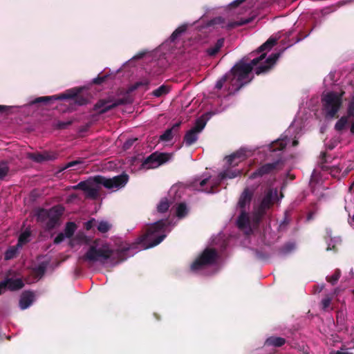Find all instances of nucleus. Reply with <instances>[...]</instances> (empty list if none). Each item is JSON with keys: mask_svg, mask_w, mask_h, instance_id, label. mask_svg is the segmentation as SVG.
Returning <instances> with one entry per match:
<instances>
[{"mask_svg": "<svg viewBox=\"0 0 354 354\" xmlns=\"http://www.w3.org/2000/svg\"><path fill=\"white\" fill-rule=\"evenodd\" d=\"M129 181V176L127 174L114 176L113 178H106L102 176L95 177V182L104 186L108 190L115 192L123 188Z\"/></svg>", "mask_w": 354, "mask_h": 354, "instance_id": "6e6552de", "label": "nucleus"}, {"mask_svg": "<svg viewBox=\"0 0 354 354\" xmlns=\"http://www.w3.org/2000/svg\"><path fill=\"white\" fill-rule=\"evenodd\" d=\"M224 44V39L221 38L219 39L215 45L207 50V53L210 56L215 55L219 50L221 48V47L223 46Z\"/></svg>", "mask_w": 354, "mask_h": 354, "instance_id": "c85d7f7f", "label": "nucleus"}, {"mask_svg": "<svg viewBox=\"0 0 354 354\" xmlns=\"http://www.w3.org/2000/svg\"><path fill=\"white\" fill-rule=\"evenodd\" d=\"M124 104V101L122 100H118L115 102H99L95 105V110L100 113H104L109 110Z\"/></svg>", "mask_w": 354, "mask_h": 354, "instance_id": "f3484780", "label": "nucleus"}, {"mask_svg": "<svg viewBox=\"0 0 354 354\" xmlns=\"http://www.w3.org/2000/svg\"><path fill=\"white\" fill-rule=\"evenodd\" d=\"M95 225H97V221L95 218H91L84 223V227L87 230H91Z\"/></svg>", "mask_w": 354, "mask_h": 354, "instance_id": "49530a36", "label": "nucleus"}, {"mask_svg": "<svg viewBox=\"0 0 354 354\" xmlns=\"http://www.w3.org/2000/svg\"><path fill=\"white\" fill-rule=\"evenodd\" d=\"M97 229L101 233H106L110 230L112 225L106 220L97 221Z\"/></svg>", "mask_w": 354, "mask_h": 354, "instance_id": "cd10ccee", "label": "nucleus"}, {"mask_svg": "<svg viewBox=\"0 0 354 354\" xmlns=\"http://www.w3.org/2000/svg\"><path fill=\"white\" fill-rule=\"evenodd\" d=\"M169 207V203L167 198L162 199L157 205V212L158 213L166 212Z\"/></svg>", "mask_w": 354, "mask_h": 354, "instance_id": "72a5a7b5", "label": "nucleus"}, {"mask_svg": "<svg viewBox=\"0 0 354 354\" xmlns=\"http://www.w3.org/2000/svg\"><path fill=\"white\" fill-rule=\"evenodd\" d=\"M241 171L239 169L232 170L227 168L221 171L217 178H212L209 174H203L201 178L194 179L193 182V188L199 192L205 193H214L212 188L219 184L224 179H232L241 174Z\"/></svg>", "mask_w": 354, "mask_h": 354, "instance_id": "39448f33", "label": "nucleus"}, {"mask_svg": "<svg viewBox=\"0 0 354 354\" xmlns=\"http://www.w3.org/2000/svg\"><path fill=\"white\" fill-rule=\"evenodd\" d=\"M207 267H190V272L195 274L203 273Z\"/></svg>", "mask_w": 354, "mask_h": 354, "instance_id": "09e8293b", "label": "nucleus"}, {"mask_svg": "<svg viewBox=\"0 0 354 354\" xmlns=\"http://www.w3.org/2000/svg\"><path fill=\"white\" fill-rule=\"evenodd\" d=\"M243 0H236V1H234L233 2V3H236L237 2H239H239H243Z\"/></svg>", "mask_w": 354, "mask_h": 354, "instance_id": "774afa93", "label": "nucleus"}, {"mask_svg": "<svg viewBox=\"0 0 354 354\" xmlns=\"http://www.w3.org/2000/svg\"><path fill=\"white\" fill-rule=\"evenodd\" d=\"M349 223L351 225V226L354 229V215L353 216V217L349 220Z\"/></svg>", "mask_w": 354, "mask_h": 354, "instance_id": "052dcab7", "label": "nucleus"}, {"mask_svg": "<svg viewBox=\"0 0 354 354\" xmlns=\"http://www.w3.org/2000/svg\"><path fill=\"white\" fill-rule=\"evenodd\" d=\"M350 131L351 133H354V121L351 123Z\"/></svg>", "mask_w": 354, "mask_h": 354, "instance_id": "680f3d73", "label": "nucleus"}, {"mask_svg": "<svg viewBox=\"0 0 354 354\" xmlns=\"http://www.w3.org/2000/svg\"><path fill=\"white\" fill-rule=\"evenodd\" d=\"M9 170L8 166L6 162H0V180L3 179L8 174Z\"/></svg>", "mask_w": 354, "mask_h": 354, "instance_id": "79ce46f5", "label": "nucleus"}, {"mask_svg": "<svg viewBox=\"0 0 354 354\" xmlns=\"http://www.w3.org/2000/svg\"><path fill=\"white\" fill-rule=\"evenodd\" d=\"M296 249V244L295 242H288L286 243L281 249L280 253L283 255L288 254Z\"/></svg>", "mask_w": 354, "mask_h": 354, "instance_id": "473e14b6", "label": "nucleus"}, {"mask_svg": "<svg viewBox=\"0 0 354 354\" xmlns=\"http://www.w3.org/2000/svg\"><path fill=\"white\" fill-rule=\"evenodd\" d=\"M188 213V208L185 203H180L176 207V215L178 218H183Z\"/></svg>", "mask_w": 354, "mask_h": 354, "instance_id": "f704fd0d", "label": "nucleus"}, {"mask_svg": "<svg viewBox=\"0 0 354 354\" xmlns=\"http://www.w3.org/2000/svg\"><path fill=\"white\" fill-rule=\"evenodd\" d=\"M277 43V39L270 37L257 50L259 53L269 51Z\"/></svg>", "mask_w": 354, "mask_h": 354, "instance_id": "bb28decb", "label": "nucleus"}, {"mask_svg": "<svg viewBox=\"0 0 354 354\" xmlns=\"http://www.w3.org/2000/svg\"><path fill=\"white\" fill-rule=\"evenodd\" d=\"M106 77V75H104V76L101 77H97L94 78L93 80V82L95 84H101L105 80Z\"/></svg>", "mask_w": 354, "mask_h": 354, "instance_id": "6e6d98bb", "label": "nucleus"}, {"mask_svg": "<svg viewBox=\"0 0 354 354\" xmlns=\"http://www.w3.org/2000/svg\"><path fill=\"white\" fill-rule=\"evenodd\" d=\"M21 249L17 244L16 245L10 247L5 252V259L9 260L15 258Z\"/></svg>", "mask_w": 354, "mask_h": 354, "instance_id": "a878e982", "label": "nucleus"}, {"mask_svg": "<svg viewBox=\"0 0 354 354\" xmlns=\"http://www.w3.org/2000/svg\"><path fill=\"white\" fill-rule=\"evenodd\" d=\"M83 269L82 267H73L72 272H73V277L74 279L78 278L80 277L82 274Z\"/></svg>", "mask_w": 354, "mask_h": 354, "instance_id": "a18cd8bd", "label": "nucleus"}, {"mask_svg": "<svg viewBox=\"0 0 354 354\" xmlns=\"http://www.w3.org/2000/svg\"><path fill=\"white\" fill-rule=\"evenodd\" d=\"M340 276H341L340 270L336 269L334 274L331 276H327L326 279L328 283H331L332 285H335L339 280Z\"/></svg>", "mask_w": 354, "mask_h": 354, "instance_id": "e433bc0d", "label": "nucleus"}, {"mask_svg": "<svg viewBox=\"0 0 354 354\" xmlns=\"http://www.w3.org/2000/svg\"><path fill=\"white\" fill-rule=\"evenodd\" d=\"M79 93V90L77 88H73L66 91L64 93L61 94L59 95H53V96H46V97H39L36 98L32 103H39V102H48L50 100H68V99H73L75 98Z\"/></svg>", "mask_w": 354, "mask_h": 354, "instance_id": "ddd939ff", "label": "nucleus"}, {"mask_svg": "<svg viewBox=\"0 0 354 354\" xmlns=\"http://www.w3.org/2000/svg\"><path fill=\"white\" fill-rule=\"evenodd\" d=\"M81 163V162L80 161H71V162H69L68 163H67L63 168H62V170H64V169H66L68 168H71V167H73L78 164Z\"/></svg>", "mask_w": 354, "mask_h": 354, "instance_id": "864d4df0", "label": "nucleus"}, {"mask_svg": "<svg viewBox=\"0 0 354 354\" xmlns=\"http://www.w3.org/2000/svg\"><path fill=\"white\" fill-rule=\"evenodd\" d=\"M143 54L144 53H139V54L135 55L133 58V59H140L143 56Z\"/></svg>", "mask_w": 354, "mask_h": 354, "instance_id": "0e129e2a", "label": "nucleus"}, {"mask_svg": "<svg viewBox=\"0 0 354 354\" xmlns=\"http://www.w3.org/2000/svg\"><path fill=\"white\" fill-rule=\"evenodd\" d=\"M314 218V213L313 212H310L308 214L307 216V221H310L312 220L313 218Z\"/></svg>", "mask_w": 354, "mask_h": 354, "instance_id": "bf43d9fd", "label": "nucleus"}, {"mask_svg": "<svg viewBox=\"0 0 354 354\" xmlns=\"http://www.w3.org/2000/svg\"><path fill=\"white\" fill-rule=\"evenodd\" d=\"M34 293L30 291H24L19 299V306L21 309L25 310L28 308L33 302Z\"/></svg>", "mask_w": 354, "mask_h": 354, "instance_id": "6ab92c4d", "label": "nucleus"}, {"mask_svg": "<svg viewBox=\"0 0 354 354\" xmlns=\"http://www.w3.org/2000/svg\"><path fill=\"white\" fill-rule=\"evenodd\" d=\"M347 124H348V118L346 116H342L337 121V122L335 125V129L337 131H340L346 127Z\"/></svg>", "mask_w": 354, "mask_h": 354, "instance_id": "c9c22d12", "label": "nucleus"}, {"mask_svg": "<svg viewBox=\"0 0 354 354\" xmlns=\"http://www.w3.org/2000/svg\"><path fill=\"white\" fill-rule=\"evenodd\" d=\"M66 236L64 234V232H60L59 234H58L55 239H54V243H56V244H59L60 243H62L65 239H66Z\"/></svg>", "mask_w": 354, "mask_h": 354, "instance_id": "de8ad7c7", "label": "nucleus"}, {"mask_svg": "<svg viewBox=\"0 0 354 354\" xmlns=\"http://www.w3.org/2000/svg\"><path fill=\"white\" fill-rule=\"evenodd\" d=\"M256 255H257V257L260 259H265L266 257V255L261 254L259 252H256Z\"/></svg>", "mask_w": 354, "mask_h": 354, "instance_id": "13d9d810", "label": "nucleus"}, {"mask_svg": "<svg viewBox=\"0 0 354 354\" xmlns=\"http://www.w3.org/2000/svg\"><path fill=\"white\" fill-rule=\"evenodd\" d=\"M167 220L159 219L149 224L146 232L133 243H122L117 249H112L107 243L98 246L96 242L85 254L88 261H103L109 260L113 263H119L133 257L139 251L155 247L160 244L171 230Z\"/></svg>", "mask_w": 354, "mask_h": 354, "instance_id": "f257e3e1", "label": "nucleus"}, {"mask_svg": "<svg viewBox=\"0 0 354 354\" xmlns=\"http://www.w3.org/2000/svg\"><path fill=\"white\" fill-rule=\"evenodd\" d=\"M212 115L211 113H207L202 115L196 120L194 127L185 135L184 142L186 146H191L197 141L198 135L204 129L207 120L211 118Z\"/></svg>", "mask_w": 354, "mask_h": 354, "instance_id": "1a4fd4ad", "label": "nucleus"}, {"mask_svg": "<svg viewBox=\"0 0 354 354\" xmlns=\"http://www.w3.org/2000/svg\"><path fill=\"white\" fill-rule=\"evenodd\" d=\"M218 255L212 249H205L192 263L191 266H211L218 263Z\"/></svg>", "mask_w": 354, "mask_h": 354, "instance_id": "f8f14e48", "label": "nucleus"}, {"mask_svg": "<svg viewBox=\"0 0 354 354\" xmlns=\"http://www.w3.org/2000/svg\"><path fill=\"white\" fill-rule=\"evenodd\" d=\"M71 124V121L66 122H57L56 123V127L58 129H65Z\"/></svg>", "mask_w": 354, "mask_h": 354, "instance_id": "3c124183", "label": "nucleus"}, {"mask_svg": "<svg viewBox=\"0 0 354 354\" xmlns=\"http://www.w3.org/2000/svg\"><path fill=\"white\" fill-rule=\"evenodd\" d=\"M29 157L37 162H41L55 159L56 155L48 152H44L42 153H32L29 155Z\"/></svg>", "mask_w": 354, "mask_h": 354, "instance_id": "412c9836", "label": "nucleus"}, {"mask_svg": "<svg viewBox=\"0 0 354 354\" xmlns=\"http://www.w3.org/2000/svg\"><path fill=\"white\" fill-rule=\"evenodd\" d=\"M169 88L165 85H162L153 91V95L155 97H161L169 93Z\"/></svg>", "mask_w": 354, "mask_h": 354, "instance_id": "58836bf2", "label": "nucleus"}, {"mask_svg": "<svg viewBox=\"0 0 354 354\" xmlns=\"http://www.w3.org/2000/svg\"><path fill=\"white\" fill-rule=\"evenodd\" d=\"M251 153L250 151L247 150L246 149H241L237 151L236 153L231 154L229 156H227L226 161L227 166L230 167H235L239 164V162L244 160L247 157H248Z\"/></svg>", "mask_w": 354, "mask_h": 354, "instance_id": "4468645a", "label": "nucleus"}, {"mask_svg": "<svg viewBox=\"0 0 354 354\" xmlns=\"http://www.w3.org/2000/svg\"><path fill=\"white\" fill-rule=\"evenodd\" d=\"M137 140L136 138H131V139H129L127 140L123 145V148L124 149H129L133 145V143Z\"/></svg>", "mask_w": 354, "mask_h": 354, "instance_id": "8fccbe9b", "label": "nucleus"}, {"mask_svg": "<svg viewBox=\"0 0 354 354\" xmlns=\"http://www.w3.org/2000/svg\"><path fill=\"white\" fill-rule=\"evenodd\" d=\"M93 183V180L90 181H82L79 183L77 185H75L73 187V189H80L85 192H87V190L89 189V187Z\"/></svg>", "mask_w": 354, "mask_h": 354, "instance_id": "a19ab883", "label": "nucleus"}, {"mask_svg": "<svg viewBox=\"0 0 354 354\" xmlns=\"http://www.w3.org/2000/svg\"><path fill=\"white\" fill-rule=\"evenodd\" d=\"M77 103L79 105H82V104H84L86 103V100H84V99H82L81 100L77 101Z\"/></svg>", "mask_w": 354, "mask_h": 354, "instance_id": "e2e57ef3", "label": "nucleus"}, {"mask_svg": "<svg viewBox=\"0 0 354 354\" xmlns=\"http://www.w3.org/2000/svg\"><path fill=\"white\" fill-rule=\"evenodd\" d=\"M342 93L328 92L322 98L323 111L326 118L332 119L339 111L342 104Z\"/></svg>", "mask_w": 354, "mask_h": 354, "instance_id": "423d86ee", "label": "nucleus"}, {"mask_svg": "<svg viewBox=\"0 0 354 354\" xmlns=\"http://www.w3.org/2000/svg\"><path fill=\"white\" fill-rule=\"evenodd\" d=\"M251 21V19H246L239 21H235L232 23L225 24L224 19L221 17H217L211 21L212 25H220L222 28H226L227 29L232 28L236 26H241L243 24H248Z\"/></svg>", "mask_w": 354, "mask_h": 354, "instance_id": "dca6fc26", "label": "nucleus"}, {"mask_svg": "<svg viewBox=\"0 0 354 354\" xmlns=\"http://www.w3.org/2000/svg\"><path fill=\"white\" fill-rule=\"evenodd\" d=\"M347 114L348 117L354 116V95L352 96L351 100L348 104Z\"/></svg>", "mask_w": 354, "mask_h": 354, "instance_id": "37998d69", "label": "nucleus"}, {"mask_svg": "<svg viewBox=\"0 0 354 354\" xmlns=\"http://www.w3.org/2000/svg\"><path fill=\"white\" fill-rule=\"evenodd\" d=\"M172 158V154L168 153H154L147 157L141 165L144 169H155Z\"/></svg>", "mask_w": 354, "mask_h": 354, "instance_id": "9b49d317", "label": "nucleus"}, {"mask_svg": "<svg viewBox=\"0 0 354 354\" xmlns=\"http://www.w3.org/2000/svg\"><path fill=\"white\" fill-rule=\"evenodd\" d=\"M7 108L8 107L6 106L0 105V111H3L6 110Z\"/></svg>", "mask_w": 354, "mask_h": 354, "instance_id": "338daca9", "label": "nucleus"}, {"mask_svg": "<svg viewBox=\"0 0 354 354\" xmlns=\"http://www.w3.org/2000/svg\"><path fill=\"white\" fill-rule=\"evenodd\" d=\"M96 185H101L100 184L97 183L95 182V178L93 179V183L89 187V189L86 192L87 196L94 198L97 197L98 194L99 188L97 187Z\"/></svg>", "mask_w": 354, "mask_h": 354, "instance_id": "c756f323", "label": "nucleus"}, {"mask_svg": "<svg viewBox=\"0 0 354 354\" xmlns=\"http://www.w3.org/2000/svg\"><path fill=\"white\" fill-rule=\"evenodd\" d=\"M324 288V285L322 284L321 286H315L314 287V293H319L322 291Z\"/></svg>", "mask_w": 354, "mask_h": 354, "instance_id": "4d7b16f0", "label": "nucleus"}, {"mask_svg": "<svg viewBox=\"0 0 354 354\" xmlns=\"http://www.w3.org/2000/svg\"><path fill=\"white\" fill-rule=\"evenodd\" d=\"M76 229H77V226L75 223L68 222L66 223V225L65 226L64 233L66 236V237L70 238L73 235Z\"/></svg>", "mask_w": 354, "mask_h": 354, "instance_id": "2f4dec72", "label": "nucleus"}, {"mask_svg": "<svg viewBox=\"0 0 354 354\" xmlns=\"http://www.w3.org/2000/svg\"><path fill=\"white\" fill-rule=\"evenodd\" d=\"M330 303H331L330 297H327L323 299L322 301V304L323 308L326 309L327 308H328Z\"/></svg>", "mask_w": 354, "mask_h": 354, "instance_id": "603ef678", "label": "nucleus"}, {"mask_svg": "<svg viewBox=\"0 0 354 354\" xmlns=\"http://www.w3.org/2000/svg\"><path fill=\"white\" fill-rule=\"evenodd\" d=\"M30 231L29 230H26L24 232H23L19 237L17 243L19 247L22 248L24 244L28 243L30 241Z\"/></svg>", "mask_w": 354, "mask_h": 354, "instance_id": "7c9ffc66", "label": "nucleus"}, {"mask_svg": "<svg viewBox=\"0 0 354 354\" xmlns=\"http://www.w3.org/2000/svg\"><path fill=\"white\" fill-rule=\"evenodd\" d=\"M64 212V208L61 205H57L48 209V230L55 227Z\"/></svg>", "mask_w": 354, "mask_h": 354, "instance_id": "2eb2a0df", "label": "nucleus"}, {"mask_svg": "<svg viewBox=\"0 0 354 354\" xmlns=\"http://www.w3.org/2000/svg\"><path fill=\"white\" fill-rule=\"evenodd\" d=\"M286 343V339L280 337H270L266 340V345L275 347L282 346Z\"/></svg>", "mask_w": 354, "mask_h": 354, "instance_id": "5701e85b", "label": "nucleus"}, {"mask_svg": "<svg viewBox=\"0 0 354 354\" xmlns=\"http://www.w3.org/2000/svg\"><path fill=\"white\" fill-rule=\"evenodd\" d=\"M93 272H100L101 270V267H92Z\"/></svg>", "mask_w": 354, "mask_h": 354, "instance_id": "69168bd1", "label": "nucleus"}, {"mask_svg": "<svg viewBox=\"0 0 354 354\" xmlns=\"http://www.w3.org/2000/svg\"><path fill=\"white\" fill-rule=\"evenodd\" d=\"M253 195V189L245 188L242 192L237 205V208L240 209L241 213L237 218L236 224L238 227L247 235L252 233L256 228V226L252 225V215L250 216L245 212L250 206Z\"/></svg>", "mask_w": 354, "mask_h": 354, "instance_id": "20e7f679", "label": "nucleus"}, {"mask_svg": "<svg viewBox=\"0 0 354 354\" xmlns=\"http://www.w3.org/2000/svg\"><path fill=\"white\" fill-rule=\"evenodd\" d=\"M326 241L327 243V250H331L335 248L336 245L340 244L341 239L339 236H332V231L330 229L326 230Z\"/></svg>", "mask_w": 354, "mask_h": 354, "instance_id": "aec40b11", "label": "nucleus"}, {"mask_svg": "<svg viewBox=\"0 0 354 354\" xmlns=\"http://www.w3.org/2000/svg\"><path fill=\"white\" fill-rule=\"evenodd\" d=\"M278 164V162H274L272 163H267L261 166L260 168H259L257 171H255L254 173L251 174L250 176V178L253 179L257 177H261L265 174L270 173L272 171H273L277 165Z\"/></svg>", "mask_w": 354, "mask_h": 354, "instance_id": "a211bd4d", "label": "nucleus"}, {"mask_svg": "<svg viewBox=\"0 0 354 354\" xmlns=\"http://www.w3.org/2000/svg\"><path fill=\"white\" fill-rule=\"evenodd\" d=\"M268 236L269 237L271 236V234L266 231L265 234H264V241H265V244H266V245H270V244H271V243H272L274 242V241L270 240L268 239Z\"/></svg>", "mask_w": 354, "mask_h": 354, "instance_id": "5fc2aeb1", "label": "nucleus"}, {"mask_svg": "<svg viewBox=\"0 0 354 354\" xmlns=\"http://www.w3.org/2000/svg\"><path fill=\"white\" fill-rule=\"evenodd\" d=\"M280 55L281 53H274L266 57V54L263 53L259 57L254 58L250 63H247V59L243 58L232 67L229 73L217 80L215 87L221 89L225 82H228V93L234 94L252 80V70L257 75L268 72L276 64Z\"/></svg>", "mask_w": 354, "mask_h": 354, "instance_id": "f03ea898", "label": "nucleus"}, {"mask_svg": "<svg viewBox=\"0 0 354 354\" xmlns=\"http://www.w3.org/2000/svg\"><path fill=\"white\" fill-rule=\"evenodd\" d=\"M37 220L45 225L48 229V210L41 209L37 212Z\"/></svg>", "mask_w": 354, "mask_h": 354, "instance_id": "393cba45", "label": "nucleus"}, {"mask_svg": "<svg viewBox=\"0 0 354 354\" xmlns=\"http://www.w3.org/2000/svg\"><path fill=\"white\" fill-rule=\"evenodd\" d=\"M149 82L147 80H144L140 82H138L135 83L130 88V91H133L141 86H147L149 84Z\"/></svg>", "mask_w": 354, "mask_h": 354, "instance_id": "c03bdc74", "label": "nucleus"}, {"mask_svg": "<svg viewBox=\"0 0 354 354\" xmlns=\"http://www.w3.org/2000/svg\"><path fill=\"white\" fill-rule=\"evenodd\" d=\"M46 267H34L30 271L31 274L35 275V278L39 279L42 277L46 272Z\"/></svg>", "mask_w": 354, "mask_h": 354, "instance_id": "4c0bfd02", "label": "nucleus"}, {"mask_svg": "<svg viewBox=\"0 0 354 354\" xmlns=\"http://www.w3.org/2000/svg\"><path fill=\"white\" fill-rule=\"evenodd\" d=\"M186 30V26L183 25L176 28L170 36V41H174L182 33Z\"/></svg>", "mask_w": 354, "mask_h": 354, "instance_id": "ea45409f", "label": "nucleus"}, {"mask_svg": "<svg viewBox=\"0 0 354 354\" xmlns=\"http://www.w3.org/2000/svg\"><path fill=\"white\" fill-rule=\"evenodd\" d=\"M295 121L290 125L288 129L285 131L280 138L272 143L270 151H281L288 145H291L292 147H295L297 145V139L299 138L300 135L298 131H295Z\"/></svg>", "mask_w": 354, "mask_h": 354, "instance_id": "0eeeda50", "label": "nucleus"}, {"mask_svg": "<svg viewBox=\"0 0 354 354\" xmlns=\"http://www.w3.org/2000/svg\"><path fill=\"white\" fill-rule=\"evenodd\" d=\"M180 127V123L174 124L171 128L167 129L160 137V140L162 142H169L174 136Z\"/></svg>", "mask_w": 354, "mask_h": 354, "instance_id": "4be33fe9", "label": "nucleus"}, {"mask_svg": "<svg viewBox=\"0 0 354 354\" xmlns=\"http://www.w3.org/2000/svg\"><path fill=\"white\" fill-rule=\"evenodd\" d=\"M24 286L23 280L20 278H16L15 274L9 270L4 279L0 281V295L7 290L13 292L21 290Z\"/></svg>", "mask_w": 354, "mask_h": 354, "instance_id": "9d476101", "label": "nucleus"}, {"mask_svg": "<svg viewBox=\"0 0 354 354\" xmlns=\"http://www.w3.org/2000/svg\"><path fill=\"white\" fill-rule=\"evenodd\" d=\"M278 194V189L272 185L262 187L260 194L254 201L252 212V225L257 226L261 218L276 203L283 198Z\"/></svg>", "mask_w": 354, "mask_h": 354, "instance_id": "7ed1b4c3", "label": "nucleus"}, {"mask_svg": "<svg viewBox=\"0 0 354 354\" xmlns=\"http://www.w3.org/2000/svg\"><path fill=\"white\" fill-rule=\"evenodd\" d=\"M348 172L347 169H344L343 167H339L337 165H333L330 169V174L335 178H339L340 176H344L346 175Z\"/></svg>", "mask_w": 354, "mask_h": 354, "instance_id": "b1692460", "label": "nucleus"}]
</instances>
